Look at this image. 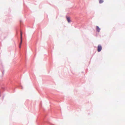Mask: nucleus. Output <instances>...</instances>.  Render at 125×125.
<instances>
[{
  "label": "nucleus",
  "instance_id": "f257e3e1",
  "mask_svg": "<svg viewBox=\"0 0 125 125\" xmlns=\"http://www.w3.org/2000/svg\"><path fill=\"white\" fill-rule=\"evenodd\" d=\"M102 47L101 45H98L97 47V51L98 52H100L102 49Z\"/></svg>",
  "mask_w": 125,
  "mask_h": 125
},
{
  "label": "nucleus",
  "instance_id": "f03ea898",
  "mask_svg": "<svg viewBox=\"0 0 125 125\" xmlns=\"http://www.w3.org/2000/svg\"><path fill=\"white\" fill-rule=\"evenodd\" d=\"M22 42V32L21 31V42L20 44L21 45Z\"/></svg>",
  "mask_w": 125,
  "mask_h": 125
},
{
  "label": "nucleus",
  "instance_id": "7ed1b4c3",
  "mask_svg": "<svg viewBox=\"0 0 125 125\" xmlns=\"http://www.w3.org/2000/svg\"><path fill=\"white\" fill-rule=\"evenodd\" d=\"M96 30L97 31L99 32L100 30V29L99 28L98 26H96Z\"/></svg>",
  "mask_w": 125,
  "mask_h": 125
},
{
  "label": "nucleus",
  "instance_id": "20e7f679",
  "mask_svg": "<svg viewBox=\"0 0 125 125\" xmlns=\"http://www.w3.org/2000/svg\"><path fill=\"white\" fill-rule=\"evenodd\" d=\"M67 21L68 22H71V20L70 19V18L69 17H67Z\"/></svg>",
  "mask_w": 125,
  "mask_h": 125
},
{
  "label": "nucleus",
  "instance_id": "39448f33",
  "mask_svg": "<svg viewBox=\"0 0 125 125\" xmlns=\"http://www.w3.org/2000/svg\"><path fill=\"white\" fill-rule=\"evenodd\" d=\"M99 2L100 3H102L103 2V1L102 0H99Z\"/></svg>",
  "mask_w": 125,
  "mask_h": 125
},
{
  "label": "nucleus",
  "instance_id": "423d86ee",
  "mask_svg": "<svg viewBox=\"0 0 125 125\" xmlns=\"http://www.w3.org/2000/svg\"><path fill=\"white\" fill-rule=\"evenodd\" d=\"M21 45L20 44V45H19V47L20 48L21 47Z\"/></svg>",
  "mask_w": 125,
  "mask_h": 125
}]
</instances>
